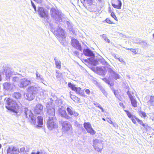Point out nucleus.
Segmentation results:
<instances>
[{"mask_svg": "<svg viewBox=\"0 0 154 154\" xmlns=\"http://www.w3.org/2000/svg\"><path fill=\"white\" fill-rule=\"evenodd\" d=\"M3 89L6 91H8L12 89L11 84L8 82H5L3 84Z\"/></svg>", "mask_w": 154, "mask_h": 154, "instance_id": "obj_22", "label": "nucleus"}, {"mask_svg": "<svg viewBox=\"0 0 154 154\" xmlns=\"http://www.w3.org/2000/svg\"><path fill=\"white\" fill-rule=\"evenodd\" d=\"M47 126L48 128L51 130L57 127L56 124L54 122L53 117H49L47 122Z\"/></svg>", "mask_w": 154, "mask_h": 154, "instance_id": "obj_6", "label": "nucleus"}, {"mask_svg": "<svg viewBox=\"0 0 154 154\" xmlns=\"http://www.w3.org/2000/svg\"><path fill=\"white\" fill-rule=\"evenodd\" d=\"M102 80L104 82H106L107 84L112 86H113L114 85L113 83H110L109 81L105 78H102Z\"/></svg>", "mask_w": 154, "mask_h": 154, "instance_id": "obj_28", "label": "nucleus"}, {"mask_svg": "<svg viewBox=\"0 0 154 154\" xmlns=\"http://www.w3.org/2000/svg\"><path fill=\"white\" fill-rule=\"evenodd\" d=\"M107 41L108 42H110V41H109V40L108 39H107Z\"/></svg>", "mask_w": 154, "mask_h": 154, "instance_id": "obj_46", "label": "nucleus"}, {"mask_svg": "<svg viewBox=\"0 0 154 154\" xmlns=\"http://www.w3.org/2000/svg\"><path fill=\"white\" fill-rule=\"evenodd\" d=\"M36 88L33 86H30L28 88L27 90L28 93L26 94L27 100H31L34 99Z\"/></svg>", "mask_w": 154, "mask_h": 154, "instance_id": "obj_3", "label": "nucleus"}, {"mask_svg": "<svg viewBox=\"0 0 154 154\" xmlns=\"http://www.w3.org/2000/svg\"><path fill=\"white\" fill-rule=\"evenodd\" d=\"M124 111L127 114L128 117L131 119L134 124H136L137 121L140 125H141L144 127V129H146V127L147 126V124L144 123L142 120L140 119L136 116L132 115L129 111L125 110H124Z\"/></svg>", "mask_w": 154, "mask_h": 154, "instance_id": "obj_2", "label": "nucleus"}, {"mask_svg": "<svg viewBox=\"0 0 154 154\" xmlns=\"http://www.w3.org/2000/svg\"><path fill=\"white\" fill-rule=\"evenodd\" d=\"M71 45L73 48L80 51H82L81 45L77 40L75 38H72L71 40Z\"/></svg>", "mask_w": 154, "mask_h": 154, "instance_id": "obj_10", "label": "nucleus"}, {"mask_svg": "<svg viewBox=\"0 0 154 154\" xmlns=\"http://www.w3.org/2000/svg\"><path fill=\"white\" fill-rule=\"evenodd\" d=\"M55 61V64L56 68L58 69H61V62L60 61L57 60L56 58H54Z\"/></svg>", "mask_w": 154, "mask_h": 154, "instance_id": "obj_25", "label": "nucleus"}, {"mask_svg": "<svg viewBox=\"0 0 154 154\" xmlns=\"http://www.w3.org/2000/svg\"><path fill=\"white\" fill-rule=\"evenodd\" d=\"M74 53L76 55H79V52H78V51H75L74 52Z\"/></svg>", "mask_w": 154, "mask_h": 154, "instance_id": "obj_44", "label": "nucleus"}, {"mask_svg": "<svg viewBox=\"0 0 154 154\" xmlns=\"http://www.w3.org/2000/svg\"><path fill=\"white\" fill-rule=\"evenodd\" d=\"M68 86L70 88L71 90L74 91L76 93L81 96L85 97V95L84 92L82 90L81 88L80 87H76L75 85L72 84L70 82L68 83Z\"/></svg>", "mask_w": 154, "mask_h": 154, "instance_id": "obj_4", "label": "nucleus"}, {"mask_svg": "<svg viewBox=\"0 0 154 154\" xmlns=\"http://www.w3.org/2000/svg\"><path fill=\"white\" fill-rule=\"evenodd\" d=\"M113 9L111 8H109V12L111 14L113 13Z\"/></svg>", "mask_w": 154, "mask_h": 154, "instance_id": "obj_33", "label": "nucleus"}, {"mask_svg": "<svg viewBox=\"0 0 154 154\" xmlns=\"http://www.w3.org/2000/svg\"><path fill=\"white\" fill-rule=\"evenodd\" d=\"M25 113L26 117L31 120V123L33 125H35V120L34 118L33 114L31 111L27 109L25 110Z\"/></svg>", "mask_w": 154, "mask_h": 154, "instance_id": "obj_9", "label": "nucleus"}, {"mask_svg": "<svg viewBox=\"0 0 154 154\" xmlns=\"http://www.w3.org/2000/svg\"><path fill=\"white\" fill-rule=\"evenodd\" d=\"M94 105L95 106L99 108L103 112L104 111V109L98 103H94Z\"/></svg>", "mask_w": 154, "mask_h": 154, "instance_id": "obj_30", "label": "nucleus"}, {"mask_svg": "<svg viewBox=\"0 0 154 154\" xmlns=\"http://www.w3.org/2000/svg\"><path fill=\"white\" fill-rule=\"evenodd\" d=\"M43 106L40 103L37 104L34 109V112L36 115H39L42 112Z\"/></svg>", "mask_w": 154, "mask_h": 154, "instance_id": "obj_14", "label": "nucleus"}, {"mask_svg": "<svg viewBox=\"0 0 154 154\" xmlns=\"http://www.w3.org/2000/svg\"><path fill=\"white\" fill-rule=\"evenodd\" d=\"M1 147H2V146H1V144H0V149L1 148Z\"/></svg>", "mask_w": 154, "mask_h": 154, "instance_id": "obj_50", "label": "nucleus"}, {"mask_svg": "<svg viewBox=\"0 0 154 154\" xmlns=\"http://www.w3.org/2000/svg\"><path fill=\"white\" fill-rule=\"evenodd\" d=\"M58 113L60 116L66 119H69L71 118L70 116L68 115L65 109L63 107H62L59 109Z\"/></svg>", "mask_w": 154, "mask_h": 154, "instance_id": "obj_7", "label": "nucleus"}, {"mask_svg": "<svg viewBox=\"0 0 154 154\" xmlns=\"http://www.w3.org/2000/svg\"><path fill=\"white\" fill-rule=\"evenodd\" d=\"M55 112H54V114Z\"/></svg>", "mask_w": 154, "mask_h": 154, "instance_id": "obj_52", "label": "nucleus"}, {"mask_svg": "<svg viewBox=\"0 0 154 154\" xmlns=\"http://www.w3.org/2000/svg\"><path fill=\"white\" fill-rule=\"evenodd\" d=\"M19 80V79L18 77H14L12 81L14 82H16L18 81Z\"/></svg>", "mask_w": 154, "mask_h": 154, "instance_id": "obj_32", "label": "nucleus"}, {"mask_svg": "<svg viewBox=\"0 0 154 154\" xmlns=\"http://www.w3.org/2000/svg\"><path fill=\"white\" fill-rule=\"evenodd\" d=\"M84 127L88 133L91 135H95L96 131L92 128L91 124L89 122H85L83 124Z\"/></svg>", "mask_w": 154, "mask_h": 154, "instance_id": "obj_5", "label": "nucleus"}, {"mask_svg": "<svg viewBox=\"0 0 154 154\" xmlns=\"http://www.w3.org/2000/svg\"><path fill=\"white\" fill-rule=\"evenodd\" d=\"M84 54L87 57H94V54L93 52L89 48L84 49L83 50Z\"/></svg>", "mask_w": 154, "mask_h": 154, "instance_id": "obj_19", "label": "nucleus"}, {"mask_svg": "<svg viewBox=\"0 0 154 154\" xmlns=\"http://www.w3.org/2000/svg\"><path fill=\"white\" fill-rule=\"evenodd\" d=\"M56 35L59 37H63L64 35V31L60 28H59L55 31Z\"/></svg>", "mask_w": 154, "mask_h": 154, "instance_id": "obj_20", "label": "nucleus"}, {"mask_svg": "<svg viewBox=\"0 0 154 154\" xmlns=\"http://www.w3.org/2000/svg\"><path fill=\"white\" fill-rule=\"evenodd\" d=\"M105 21L106 22V23L110 24H114L115 23L109 18H106Z\"/></svg>", "mask_w": 154, "mask_h": 154, "instance_id": "obj_29", "label": "nucleus"}, {"mask_svg": "<svg viewBox=\"0 0 154 154\" xmlns=\"http://www.w3.org/2000/svg\"><path fill=\"white\" fill-rule=\"evenodd\" d=\"M119 60H120V59H119Z\"/></svg>", "mask_w": 154, "mask_h": 154, "instance_id": "obj_51", "label": "nucleus"}, {"mask_svg": "<svg viewBox=\"0 0 154 154\" xmlns=\"http://www.w3.org/2000/svg\"><path fill=\"white\" fill-rule=\"evenodd\" d=\"M6 101V108L8 110L16 114L20 110V107L17 102L10 97L5 98Z\"/></svg>", "mask_w": 154, "mask_h": 154, "instance_id": "obj_1", "label": "nucleus"}, {"mask_svg": "<svg viewBox=\"0 0 154 154\" xmlns=\"http://www.w3.org/2000/svg\"><path fill=\"white\" fill-rule=\"evenodd\" d=\"M40 152L39 151H38L37 153H35V152H32L31 154H39Z\"/></svg>", "mask_w": 154, "mask_h": 154, "instance_id": "obj_42", "label": "nucleus"}, {"mask_svg": "<svg viewBox=\"0 0 154 154\" xmlns=\"http://www.w3.org/2000/svg\"><path fill=\"white\" fill-rule=\"evenodd\" d=\"M111 16L113 18L116 20L118 21V19L117 17L116 16L115 13L114 12H113L112 13V14H111Z\"/></svg>", "mask_w": 154, "mask_h": 154, "instance_id": "obj_31", "label": "nucleus"}, {"mask_svg": "<svg viewBox=\"0 0 154 154\" xmlns=\"http://www.w3.org/2000/svg\"><path fill=\"white\" fill-rule=\"evenodd\" d=\"M69 93L71 98L75 103H79L81 102V100L80 98L75 95L72 94H71V92H70Z\"/></svg>", "mask_w": 154, "mask_h": 154, "instance_id": "obj_21", "label": "nucleus"}, {"mask_svg": "<svg viewBox=\"0 0 154 154\" xmlns=\"http://www.w3.org/2000/svg\"><path fill=\"white\" fill-rule=\"evenodd\" d=\"M25 150V148H22L20 149V151L21 152H24Z\"/></svg>", "mask_w": 154, "mask_h": 154, "instance_id": "obj_38", "label": "nucleus"}, {"mask_svg": "<svg viewBox=\"0 0 154 154\" xmlns=\"http://www.w3.org/2000/svg\"><path fill=\"white\" fill-rule=\"evenodd\" d=\"M84 60L85 61V62H88V60H86V59Z\"/></svg>", "mask_w": 154, "mask_h": 154, "instance_id": "obj_47", "label": "nucleus"}, {"mask_svg": "<svg viewBox=\"0 0 154 154\" xmlns=\"http://www.w3.org/2000/svg\"><path fill=\"white\" fill-rule=\"evenodd\" d=\"M81 2H84L85 1H87V2H91L92 1V0H81Z\"/></svg>", "mask_w": 154, "mask_h": 154, "instance_id": "obj_39", "label": "nucleus"}, {"mask_svg": "<svg viewBox=\"0 0 154 154\" xmlns=\"http://www.w3.org/2000/svg\"><path fill=\"white\" fill-rule=\"evenodd\" d=\"M11 151V148L10 147H9L7 150V153H8L10 152Z\"/></svg>", "mask_w": 154, "mask_h": 154, "instance_id": "obj_37", "label": "nucleus"}, {"mask_svg": "<svg viewBox=\"0 0 154 154\" xmlns=\"http://www.w3.org/2000/svg\"><path fill=\"white\" fill-rule=\"evenodd\" d=\"M106 120L109 123L112 124L114 126L116 127V126H117V125L116 123L115 122H113L110 118H107L106 119Z\"/></svg>", "mask_w": 154, "mask_h": 154, "instance_id": "obj_27", "label": "nucleus"}, {"mask_svg": "<svg viewBox=\"0 0 154 154\" xmlns=\"http://www.w3.org/2000/svg\"><path fill=\"white\" fill-rule=\"evenodd\" d=\"M56 72L57 74H59V76H61V75H62V73H59V71H57V70L56 71Z\"/></svg>", "mask_w": 154, "mask_h": 154, "instance_id": "obj_41", "label": "nucleus"}, {"mask_svg": "<svg viewBox=\"0 0 154 154\" xmlns=\"http://www.w3.org/2000/svg\"><path fill=\"white\" fill-rule=\"evenodd\" d=\"M33 8H34V9L35 11H36V7H33Z\"/></svg>", "mask_w": 154, "mask_h": 154, "instance_id": "obj_45", "label": "nucleus"}, {"mask_svg": "<svg viewBox=\"0 0 154 154\" xmlns=\"http://www.w3.org/2000/svg\"><path fill=\"white\" fill-rule=\"evenodd\" d=\"M36 76L37 77H38V74L37 73H36ZM39 77H40V76H39Z\"/></svg>", "mask_w": 154, "mask_h": 154, "instance_id": "obj_48", "label": "nucleus"}, {"mask_svg": "<svg viewBox=\"0 0 154 154\" xmlns=\"http://www.w3.org/2000/svg\"><path fill=\"white\" fill-rule=\"evenodd\" d=\"M50 14L51 17H53L56 16L60 17L61 15L59 11L54 8H51L50 10Z\"/></svg>", "mask_w": 154, "mask_h": 154, "instance_id": "obj_17", "label": "nucleus"}, {"mask_svg": "<svg viewBox=\"0 0 154 154\" xmlns=\"http://www.w3.org/2000/svg\"><path fill=\"white\" fill-rule=\"evenodd\" d=\"M102 120H103V121H105V120H106V119H105L104 118H102Z\"/></svg>", "mask_w": 154, "mask_h": 154, "instance_id": "obj_49", "label": "nucleus"}, {"mask_svg": "<svg viewBox=\"0 0 154 154\" xmlns=\"http://www.w3.org/2000/svg\"><path fill=\"white\" fill-rule=\"evenodd\" d=\"M85 91L86 93L88 94H89L90 93V91L88 89H86Z\"/></svg>", "mask_w": 154, "mask_h": 154, "instance_id": "obj_35", "label": "nucleus"}, {"mask_svg": "<svg viewBox=\"0 0 154 154\" xmlns=\"http://www.w3.org/2000/svg\"><path fill=\"white\" fill-rule=\"evenodd\" d=\"M138 113L139 116L141 118H146L147 117L146 113L143 111H138Z\"/></svg>", "mask_w": 154, "mask_h": 154, "instance_id": "obj_24", "label": "nucleus"}, {"mask_svg": "<svg viewBox=\"0 0 154 154\" xmlns=\"http://www.w3.org/2000/svg\"><path fill=\"white\" fill-rule=\"evenodd\" d=\"M126 49L127 50H130L134 54H137L138 51V49L127 48Z\"/></svg>", "mask_w": 154, "mask_h": 154, "instance_id": "obj_26", "label": "nucleus"}, {"mask_svg": "<svg viewBox=\"0 0 154 154\" xmlns=\"http://www.w3.org/2000/svg\"><path fill=\"white\" fill-rule=\"evenodd\" d=\"M115 94L116 95V97L118 98L119 99V98L120 97V96L119 95H116V94L115 93Z\"/></svg>", "mask_w": 154, "mask_h": 154, "instance_id": "obj_43", "label": "nucleus"}, {"mask_svg": "<svg viewBox=\"0 0 154 154\" xmlns=\"http://www.w3.org/2000/svg\"><path fill=\"white\" fill-rule=\"evenodd\" d=\"M21 94L19 92H14L13 95V97L16 99H20L21 97Z\"/></svg>", "mask_w": 154, "mask_h": 154, "instance_id": "obj_23", "label": "nucleus"}, {"mask_svg": "<svg viewBox=\"0 0 154 154\" xmlns=\"http://www.w3.org/2000/svg\"><path fill=\"white\" fill-rule=\"evenodd\" d=\"M38 12L39 16L41 17L49 18L48 13L45 11L44 8L42 7H39L38 8Z\"/></svg>", "mask_w": 154, "mask_h": 154, "instance_id": "obj_8", "label": "nucleus"}, {"mask_svg": "<svg viewBox=\"0 0 154 154\" xmlns=\"http://www.w3.org/2000/svg\"><path fill=\"white\" fill-rule=\"evenodd\" d=\"M66 110L67 112L68 115L69 116H70L72 117H76L79 115V114L77 112L72 110V109L71 106L68 107Z\"/></svg>", "mask_w": 154, "mask_h": 154, "instance_id": "obj_15", "label": "nucleus"}, {"mask_svg": "<svg viewBox=\"0 0 154 154\" xmlns=\"http://www.w3.org/2000/svg\"><path fill=\"white\" fill-rule=\"evenodd\" d=\"M31 83V81L26 79L24 78L21 80L19 86L20 88H24L30 85Z\"/></svg>", "mask_w": 154, "mask_h": 154, "instance_id": "obj_16", "label": "nucleus"}, {"mask_svg": "<svg viewBox=\"0 0 154 154\" xmlns=\"http://www.w3.org/2000/svg\"><path fill=\"white\" fill-rule=\"evenodd\" d=\"M119 78V75H116L115 76L114 79H117Z\"/></svg>", "mask_w": 154, "mask_h": 154, "instance_id": "obj_36", "label": "nucleus"}, {"mask_svg": "<svg viewBox=\"0 0 154 154\" xmlns=\"http://www.w3.org/2000/svg\"><path fill=\"white\" fill-rule=\"evenodd\" d=\"M119 105L122 107L123 108H125V106L124 105V104L122 103H119Z\"/></svg>", "mask_w": 154, "mask_h": 154, "instance_id": "obj_34", "label": "nucleus"}, {"mask_svg": "<svg viewBox=\"0 0 154 154\" xmlns=\"http://www.w3.org/2000/svg\"><path fill=\"white\" fill-rule=\"evenodd\" d=\"M37 125H36L37 128H40L42 127L43 125V119L42 117L41 116L37 117Z\"/></svg>", "mask_w": 154, "mask_h": 154, "instance_id": "obj_18", "label": "nucleus"}, {"mask_svg": "<svg viewBox=\"0 0 154 154\" xmlns=\"http://www.w3.org/2000/svg\"><path fill=\"white\" fill-rule=\"evenodd\" d=\"M111 4L113 7L115 8L120 9L121 8L122 3L121 0H112Z\"/></svg>", "mask_w": 154, "mask_h": 154, "instance_id": "obj_11", "label": "nucleus"}, {"mask_svg": "<svg viewBox=\"0 0 154 154\" xmlns=\"http://www.w3.org/2000/svg\"><path fill=\"white\" fill-rule=\"evenodd\" d=\"M62 129L63 131L66 132L72 129V127L70 123L67 122L63 121L61 123Z\"/></svg>", "mask_w": 154, "mask_h": 154, "instance_id": "obj_12", "label": "nucleus"}, {"mask_svg": "<svg viewBox=\"0 0 154 154\" xmlns=\"http://www.w3.org/2000/svg\"><path fill=\"white\" fill-rule=\"evenodd\" d=\"M127 94L128 95L132 106L133 107L136 108L137 106V103L135 97L129 93V91L127 92Z\"/></svg>", "mask_w": 154, "mask_h": 154, "instance_id": "obj_13", "label": "nucleus"}, {"mask_svg": "<svg viewBox=\"0 0 154 154\" xmlns=\"http://www.w3.org/2000/svg\"><path fill=\"white\" fill-rule=\"evenodd\" d=\"M31 2L32 5V6L33 7V8L36 7L35 5L34 4L33 2L32 1H31Z\"/></svg>", "mask_w": 154, "mask_h": 154, "instance_id": "obj_40", "label": "nucleus"}]
</instances>
